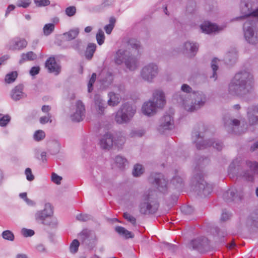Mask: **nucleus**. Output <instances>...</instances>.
I'll list each match as a JSON object with an SVG mask.
<instances>
[{"mask_svg": "<svg viewBox=\"0 0 258 258\" xmlns=\"http://www.w3.org/2000/svg\"><path fill=\"white\" fill-rule=\"evenodd\" d=\"M31 3V0H18L17 2V6L27 8Z\"/></svg>", "mask_w": 258, "mask_h": 258, "instance_id": "09e8293b", "label": "nucleus"}, {"mask_svg": "<svg viewBox=\"0 0 258 258\" xmlns=\"http://www.w3.org/2000/svg\"><path fill=\"white\" fill-rule=\"evenodd\" d=\"M237 59V54L236 51H232L226 54L224 60L229 64H232L236 61Z\"/></svg>", "mask_w": 258, "mask_h": 258, "instance_id": "2f4dec72", "label": "nucleus"}, {"mask_svg": "<svg viewBox=\"0 0 258 258\" xmlns=\"http://www.w3.org/2000/svg\"><path fill=\"white\" fill-rule=\"evenodd\" d=\"M128 44L134 50V54L132 51L127 49H119L115 53L114 60L118 65L124 63L126 67L131 71H134L138 66V59L135 54H138L141 49L140 42L136 39L128 40Z\"/></svg>", "mask_w": 258, "mask_h": 258, "instance_id": "f03ea898", "label": "nucleus"}, {"mask_svg": "<svg viewBox=\"0 0 258 258\" xmlns=\"http://www.w3.org/2000/svg\"><path fill=\"white\" fill-rule=\"evenodd\" d=\"M36 248V250H37V251L40 252H44L45 250V247L42 244H39V245H37Z\"/></svg>", "mask_w": 258, "mask_h": 258, "instance_id": "774afa93", "label": "nucleus"}, {"mask_svg": "<svg viewBox=\"0 0 258 258\" xmlns=\"http://www.w3.org/2000/svg\"><path fill=\"white\" fill-rule=\"evenodd\" d=\"M99 78L102 85L104 87H107L111 84L113 80V76L111 72L106 69L102 71L99 75Z\"/></svg>", "mask_w": 258, "mask_h": 258, "instance_id": "b1692460", "label": "nucleus"}, {"mask_svg": "<svg viewBox=\"0 0 258 258\" xmlns=\"http://www.w3.org/2000/svg\"><path fill=\"white\" fill-rule=\"evenodd\" d=\"M96 79V74L95 73H93L91 78L89 80L88 84V91L89 92H91L93 90V85Z\"/></svg>", "mask_w": 258, "mask_h": 258, "instance_id": "3c124183", "label": "nucleus"}, {"mask_svg": "<svg viewBox=\"0 0 258 258\" xmlns=\"http://www.w3.org/2000/svg\"><path fill=\"white\" fill-rule=\"evenodd\" d=\"M256 174H258V163L246 161L244 165L243 164V177L248 181H252Z\"/></svg>", "mask_w": 258, "mask_h": 258, "instance_id": "6e6552de", "label": "nucleus"}, {"mask_svg": "<svg viewBox=\"0 0 258 258\" xmlns=\"http://www.w3.org/2000/svg\"><path fill=\"white\" fill-rule=\"evenodd\" d=\"M151 182L155 184L158 190L162 192L167 190V182L161 174H152L150 177Z\"/></svg>", "mask_w": 258, "mask_h": 258, "instance_id": "2eb2a0df", "label": "nucleus"}, {"mask_svg": "<svg viewBox=\"0 0 258 258\" xmlns=\"http://www.w3.org/2000/svg\"><path fill=\"white\" fill-rule=\"evenodd\" d=\"M116 20L114 17H111L109 19V24L104 27V30L107 34H110L115 25Z\"/></svg>", "mask_w": 258, "mask_h": 258, "instance_id": "4c0bfd02", "label": "nucleus"}, {"mask_svg": "<svg viewBox=\"0 0 258 258\" xmlns=\"http://www.w3.org/2000/svg\"><path fill=\"white\" fill-rule=\"evenodd\" d=\"M203 32L206 34H211L219 31L221 29L216 25L209 22H205L201 25Z\"/></svg>", "mask_w": 258, "mask_h": 258, "instance_id": "393cba45", "label": "nucleus"}, {"mask_svg": "<svg viewBox=\"0 0 258 258\" xmlns=\"http://www.w3.org/2000/svg\"><path fill=\"white\" fill-rule=\"evenodd\" d=\"M125 139L124 137L122 136H119L115 141H114V145H116L118 147L121 146L125 142Z\"/></svg>", "mask_w": 258, "mask_h": 258, "instance_id": "864d4df0", "label": "nucleus"}, {"mask_svg": "<svg viewBox=\"0 0 258 258\" xmlns=\"http://www.w3.org/2000/svg\"><path fill=\"white\" fill-rule=\"evenodd\" d=\"M224 125L227 128L228 132H234L235 128L238 127L240 124V121L235 118H230L229 117H225Z\"/></svg>", "mask_w": 258, "mask_h": 258, "instance_id": "bb28decb", "label": "nucleus"}, {"mask_svg": "<svg viewBox=\"0 0 258 258\" xmlns=\"http://www.w3.org/2000/svg\"><path fill=\"white\" fill-rule=\"evenodd\" d=\"M25 175L26 178L28 181H32L34 179V176L32 173L31 169L30 168H27L25 170Z\"/></svg>", "mask_w": 258, "mask_h": 258, "instance_id": "052dcab7", "label": "nucleus"}, {"mask_svg": "<svg viewBox=\"0 0 258 258\" xmlns=\"http://www.w3.org/2000/svg\"><path fill=\"white\" fill-rule=\"evenodd\" d=\"M192 138L198 149H204L211 146L216 150L220 151L223 148V146L219 141H213V139L204 140L203 137L201 136L198 132L192 133Z\"/></svg>", "mask_w": 258, "mask_h": 258, "instance_id": "423d86ee", "label": "nucleus"}, {"mask_svg": "<svg viewBox=\"0 0 258 258\" xmlns=\"http://www.w3.org/2000/svg\"><path fill=\"white\" fill-rule=\"evenodd\" d=\"M2 236L5 239L10 241H13L15 237L13 232L10 230L4 231L2 233Z\"/></svg>", "mask_w": 258, "mask_h": 258, "instance_id": "de8ad7c7", "label": "nucleus"}, {"mask_svg": "<svg viewBox=\"0 0 258 258\" xmlns=\"http://www.w3.org/2000/svg\"><path fill=\"white\" fill-rule=\"evenodd\" d=\"M114 143L112 135L109 133L104 134L100 140V145L103 149H110Z\"/></svg>", "mask_w": 258, "mask_h": 258, "instance_id": "aec40b11", "label": "nucleus"}, {"mask_svg": "<svg viewBox=\"0 0 258 258\" xmlns=\"http://www.w3.org/2000/svg\"><path fill=\"white\" fill-rule=\"evenodd\" d=\"M123 217L133 225L136 224V220L135 218L132 216L130 214L128 213H124L123 214Z\"/></svg>", "mask_w": 258, "mask_h": 258, "instance_id": "bf43d9fd", "label": "nucleus"}, {"mask_svg": "<svg viewBox=\"0 0 258 258\" xmlns=\"http://www.w3.org/2000/svg\"><path fill=\"white\" fill-rule=\"evenodd\" d=\"M181 210L183 212H184L186 214H189L193 211V209L191 206H183L181 208Z\"/></svg>", "mask_w": 258, "mask_h": 258, "instance_id": "0e129e2a", "label": "nucleus"}, {"mask_svg": "<svg viewBox=\"0 0 258 258\" xmlns=\"http://www.w3.org/2000/svg\"><path fill=\"white\" fill-rule=\"evenodd\" d=\"M243 100L245 99L244 96L246 93L249 95L251 94L253 86V80L252 75L249 72H243Z\"/></svg>", "mask_w": 258, "mask_h": 258, "instance_id": "ddd939ff", "label": "nucleus"}, {"mask_svg": "<svg viewBox=\"0 0 258 258\" xmlns=\"http://www.w3.org/2000/svg\"><path fill=\"white\" fill-rule=\"evenodd\" d=\"M251 7V4L249 3H245L243 7V23L244 27L246 28L244 31L245 38L249 43L253 44L258 40L257 34L255 33V24L258 20V7L254 11Z\"/></svg>", "mask_w": 258, "mask_h": 258, "instance_id": "7ed1b4c3", "label": "nucleus"}, {"mask_svg": "<svg viewBox=\"0 0 258 258\" xmlns=\"http://www.w3.org/2000/svg\"><path fill=\"white\" fill-rule=\"evenodd\" d=\"M80 243L77 239H74L70 244V250L71 253H75L78 250Z\"/></svg>", "mask_w": 258, "mask_h": 258, "instance_id": "c03bdc74", "label": "nucleus"}, {"mask_svg": "<svg viewBox=\"0 0 258 258\" xmlns=\"http://www.w3.org/2000/svg\"><path fill=\"white\" fill-rule=\"evenodd\" d=\"M10 120L11 117L9 115L7 114L4 115L0 114V126H6L10 122Z\"/></svg>", "mask_w": 258, "mask_h": 258, "instance_id": "37998d69", "label": "nucleus"}, {"mask_svg": "<svg viewBox=\"0 0 258 258\" xmlns=\"http://www.w3.org/2000/svg\"><path fill=\"white\" fill-rule=\"evenodd\" d=\"M53 214V210L51 205L50 203H46L43 210L37 211L35 215V219L38 221H41L44 223L46 218L50 217Z\"/></svg>", "mask_w": 258, "mask_h": 258, "instance_id": "dca6fc26", "label": "nucleus"}, {"mask_svg": "<svg viewBox=\"0 0 258 258\" xmlns=\"http://www.w3.org/2000/svg\"><path fill=\"white\" fill-rule=\"evenodd\" d=\"M18 76L17 72L16 71L12 72L8 74L5 77V81L7 83H11L15 81Z\"/></svg>", "mask_w": 258, "mask_h": 258, "instance_id": "79ce46f5", "label": "nucleus"}, {"mask_svg": "<svg viewBox=\"0 0 258 258\" xmlns=\"http://www.w3.org/2000/svg\"><path fill=\"white\" fill-rule=\"evenodd\" d=\"M34 2L38 7L48 6L50 4L49 0H34Z\"/></svg>", "mask_w": 258, "mask_h": 258, "instance_id": "680f3d73", "label": "nucleus"}, {"mask_svg": "<svg viewBox=\"0 0 258 258\" xmlns=\"http://www.w3.org/2000/svg\"><path fill=\"white\" fill-rule=\"evenodd\" d=\"M144 169L142 165L137 164L134 166L133 174L134 176H139L143 173Z\"/></svg>", "mask_w": 258, "mask_h": 258, "instance_id": "a19ab883", "label": "nucleus"}, {"mask_svg": "<svg viewBox=\"0 0 258 258\" xmlns=\"http://www.w3.org/2000/svg\"><path fill=\"white\" fill-rule=\"evenodd\" d=\"M23 88L21 86H17L11 92V97L13 100H18L23 97Z\"/></svg>", "mask_w": 258, "mask_h": 258, "instance_id": "c756f323", "label": "nucleus"}, {"mask_svg": "<svg viewBox=\"0 0 258 258\" xmlns=\"http://www.w3.org/2000/svg\"><path fill=\"white\" fill-rule=\"evenodd\" d=\"M96 48V45L94 43H89L88 44L85 52V56L87 59H90L92 58L95 51Z\"/></svg>", "mask_w": 258, "mask_h": 258, "instance_id": "c9c22d12", "label": "nucleus"}, {"mask_svg": "<svg viewBox=\"0 0 258 258\" xmlns=\"http://www.w3.org/2000/svg\"><path fill=\"white\" fill-rule=\"evenodd\" d=\"M94 100L95 107L97 112L100 114H103L106 105L105 101L102 100L101 96L98 94L95 95Z\"/></svg>", "mask_w": 258, "mask_h": 258, "instance_id": "cd10ccee", "label": "nucleus"}, {"mask_svg": "<svg viewBox=\"0 0 258 258\" xmlns=\"http://www.w3.org/2000/svg\"><path fill=\"white\" fill-rule=\"evenodd\" d=\"M54 29V25L52 23L46 24L43 27V32L46 35L51 34Z\"/></svg>", "mask_w": 258, "mask_h": 258, "instance_id": "49530a36", "label": "nucleus"}, {"mask_svg": "<svg viewBox=\"0 0 258 258\" xmlns=\"http://www.w3.org/2000/svg\"><path fill=\"white\" fill-rule=\"evenodd\" d=\"M199 180L197 181L198 187L199 188V192L202 190L204 196H207L210 194L213 190V186L212 184L207 183L202 178L201 175L199 176Z\"/></svg>", "mask_w": 258, "mask_h": 258, "instance_id": "412c9836", "label": "nucleus"}, {"mask_svg": "<svg viewBox=\"0 0 258 258\" xmlns=\"http://www.w3.org/2000/svg\"><path fill=\"white\" fill-rule=\"evenodd\" d=\"M166 103L165 96L161 90H156L153 95L152 100L144 103L142 107V113L148 116L154 115L158 108H162Z\"/></svg>", "mask_w": 258, "mask_h": 258, "instance_id": "20e7f679", "label": "nucleus"}, {"mask_svg": "<svg viewBox=\"0 0 258 258\" xmlns=\"http://www.w3.org/2000/svg\"><path fill=\"white\" fill-rule=\"evenodd\" d=\"M242 158L240 155L234 158L229 167V174L233 177L234 174L238 173V171L241 168Z\"/></svg>", "mask_w": 258, "mask_h": 258, "instance_id": "a211bd4d", "label": "nucleus"}, {"mask_svg": "<svg viewBox=\"0 0 258 258\" xmlns=\"http://www.w3.org/2000/svg\"><path fill=\"white\" fill-rule=\"evenodd\" d=\"M79 33V29L78 28H75L64 33L63 35L66 37V40L70 41L75 39L78 35Z\"/></svg>", "mask_w": 258, "mask_h": 258, "instance_id": "f704fd0d", "label": "nucleus"}, {"mask_svg": "<svg viewBox=\"0 0 258 258\" xmlns=\"http://www.w3.org/2000/svg\"><path fill=\"white\" fill-rule=\"evenodd\" d=\"M85 114V107L82 101L78 100L76 103L72 114H71V119L73 121L80 122L82 121Z\"/></svg>", "mask_w": 258, "mask_h": 258, "instance_id": "f8f14e48", "label": "nucleus"}, {"mask_svg": "<svg viewBox=\"0 0 258 258\" xmlns=\"http://www.w3.org/2000/svg\"><path fill=\"white\" fill-rule=\"evenodd\" d=\"M242 90V73H236L229 86V92L233 95H237Z\"/></svg>", "mask_w": 258, "mask_h": 258, "instance_id": "9d476101", "label": "nucleus"}, {"mask_svg": "<svg viewBox=\"0 0 258 258\" xmlns=\"http://www.w3.org/2000/svg\"><path fill=\"white\" fill-rule=\"evenodd\" d=\"M218 61L219 60L217 58H214L211 62V68L213 70V75L210 77L211 78H213L214 80L215 81L217 78V76L216 74V71L218 69Z\"/></svg>", "mask_w": 258, "mask_h": 258, "instance_id": "58836bf2", "label": "nucleus"}, {"mask_svg": "<svg viewBox=\"0 0 258 258\" xmlns=\"http://www.w3.org/2000/svg\"><path fill=\"white\" fill-rule=\"evenodd\" d=\"M21 233L24 237H30L34 234V231L31 229L23 228L21 230Z\"/></svg>", "mask_w": 258, "mask_h": 258, "instance_id": "603ef678", "label": "nucleus"}, {"mask_svg": "<svg viewBox=\"0 0 258 258\" xmlns=\"http://www.w3.org/2000/svg\"><path fill=\"white\" fill-rule=\"evenodd\" d=\"M199 46L196 43L190 42H185L181 51L185 54L188 55L190 57L194 56L198 50Z\"/></svg>", "mask_w": 258, "mask_h": 258, "instance_id": "f3484780", "label": "nucleus"}, {"mask_svg": "<svg viewBox=\"0 0 258 258\" xmlns=\"http://www.w3.org/2000/svg\"><path fill=\"white\" fill-rule=\"evenodd\" d=\"M37 55L32 51H29L26 53H22L21 55V58L19 61L20 63H22L26 61H31L35 59Z\"/></svg>", "mask_w": 258, "mask_h": 258, "instance_id": "7c9ffc66", "label": "nucleus"}, {"mask_svg": "<svg viewBox=\"0 0 258 258\" xmlns=\"http://www.w3.org/2000/svg\"><path fill=\"white\" fill-rule=\"evenodd\" d=\"M62 180V177L60 176H58L55 173H52L51 174V180L53 182L59 184H60L61 181Z\"/></svg>", "mask_w": 258, "mask_h": 258, "instance_id": "4d7b16f0", "label": "nucleus"}, {"mask_svg": "<svg viewBox=\"0 0 258 258\" xmlns=\"http://www.w3.org/2000/svg\"><path fill=\"white\" fill-rule=\"evenodd\" d=\"M45 67L48 69L49 72L54 73L57 75L60 72V67L56 63L54 57H49L45 62Z\"/></svg>", "mask_w": 258, "mask_h": 258, "instance_id": "5701e85b", "label": "nucleus"}, {"mask_svg": "<svg viewBox=\"0 0 258 258\" xmlns=\"http://www.w3.org/2000/svg\"><path fill=\"white\" fill-rule=\"evenodd\" d=\"M230 217V214L228 212L223 211L221 215V220L222 221H225L229 219Z\"/></svg>", "mask_w": 258, "mask_h": 258, "instance_id": "69168bd1", "label": "nucleus"}, {"mask_svg": "<svg viewBox=\"0 0 258 258\" xmlns=\"http://www.w3.org/2000/svg\"><path fill=\"white\" fill-rule=\"evenodd\" d=\"M45 136V133L42 130L36 131L34 135L35 140L39 141L42 140Z\"/></svg>", "mask_w": 258, "mask_h": 258, "instance_id": "8fccbe9b", "label": "nucleus"}, {"mask_svg": "<svg viewBox=\"0 0 258 258\" xmlns=\"http://www.w3.org/2000/svg\"><path fill=\"white\" fill-rule=\"evenodd\" d=\"M205 240L204 238L202 240L201 238L196 239L190 242V245L192 246L193 249H199L204 245Z\"/></svg>", "mask_w": 258, "mask_h": 258, "instance_id": "e433bc0d", "label": "nucleus"}, {"mask_svg": "<svg viewBox=\"0 0 258 258\" xmlns=\"http://www.w3.org/2000/svg\"><path fill=\"white\" fill-rule=\"evenodd\" d=\"M136 112V108L135 106L125 103L117 111L115 120L119 124L127 123L132 119Z\"/></svg>", "mask_w": 258, "mask_h": 258, "instance_id": "39448f33", "label": "nucleus"}, {"mask_svg": "<svg viewBox=\"0 0 258 258\" xmlns=\"http://www.w3.org/2000/svg\"><path fill=\"white\" fill-rule=\"evenodd\" d=\"M27 42L25 39L20 38H15L9 43V48L12 50H20L26 47Z\"/></svg>", "mask_w": 258, "mask_h": 258, "instance_id": "4be33fe9", "label": "nucleus"}, {"mask_svg": "<svg viewBox=\"0 0 258 258\" xmlns=\"http://www.w3.org/2000/svg\"><path fill=\"white\" fill-rule=\"evenodd\" d=\"M115 231L120 235L125 237V238H132L133 234L132 232H130L121 226H117L115 227Z\"/></svg>", "mask_w": 258, "mask_h": 258, "instance_id": "72a5a7b5", "label": "nucleus"}, {"mask_svg": "<svg viewBox=\"0 0 258 258\" xmlns=\"http://www.w3.org/2000/svg\"><path fill=\"white\" fill-rule=\"evenodd\" d=\"M105 39V35L103 31L101 29H99L96 34V40L99 45H102Z\"/></svg>", "mask_w": 258, "mask_h": 258, "instance_id": "a18cd8bd", "label": "nucleus"}, {"mask_svg": "<svg viewBox=\"0 0 258 258\" xmlns=\"http://www.w3.org/2000/svg\"><path fill=\"white\" fill-rule=\"evenodd\" d=\"M183 92L174 96L175 99L187 111H194L203 106L206 101V95L202 92H193L191 87L183 84L181 87Z\"/></svg>", "mask_w": 258, "mask_h": 258, "instance_id": "f257e3e1", "label": "nucleus"}, {"mask_svg": "<svg viewBox=\"0 0 258 258\" xmlns=\"http://www.w3.org/2000/svg\"><path fill=\"white\" fill-rule=\"evenodd\" d=\"M51 115L48 113L46 116H42L40 118V122L41 124H45L47 123L48 122H51L52 120L51 119Z\"/></svg>", "mask_w": 258, "mask_h": 258, "instance_id": "13d9d810", "label": "nucleus"}, {"mask_svg": "<svg viewBox=\"0 0 258 258\" xmlns=\"http://www.w3.org/2000/svg\"><path fill=\"white\" fill-rule=\"evenodd\" d=\"M150 192L145 194L143 196V203H142L140 205V211L141 213L144 214H147L150 213H153L156 212L157 209V205L152 206L151 205L152 201L150 200Z\"/></svg>", "mask_w": 258, "mask_h": 258, "instance_id": "9b49d317", "label": "nucleus"}, {"mask_svg": "<svg viewBox=\"0 0 258 258\" xmlns=\"http://www.w3.org/2000/svg\"><path fill=\"white\" fill-rule=\"evenodd\" d=\"M247 116L251 124H253L258 122V105L248 108Z\"/></svg>", "mask_w": 258, "mask_h": 258, "instance_id": "a878e982", "label": "nucleus"}, {"mask_svg": "<svg viewBox=\"0 0 258 258\" xmlns=\"http://www.w3.org/2000/svg\"><path fill=\"white\" fill-rule=\"evenodd\" d=\"M77 220L82 221H87L90 219H91V217L90 215L86 214H80L77 216L76 217Z\"/></svg>", "mask_w": 258, "mask_h": 258, "instance_id": "5fc2aeb1", "label": "nucleus"}, {"mask_svg": "<svg viewBox=\"0 0 258 258\" xmlns=\"http://www.w3.org/2000/svg\"><path fill=\"white\" fill-rule=\"evenodd\" d=\"M175 174L168 186L169 187L172 186L175 188H179L182 186L183 179L181 176L178 175V172L177 170L175 171Z\"/></svg>", "mask_w": 258, "mask_h": 258, "instance_id": "c85d7f7f", "label": "nucleus"}, {"mask_svg": "<svg viewBox=\"0 0 258 258\" xmlns=\"http://www.w3.org/2000/svg\"><path fill=\"white\" fill-rule=\"evenodd\" d=\"M158 73V66L150 63L144 66L141 71V77L145 81L151 82Z\"/></svg>", "mask_w": 258, "mask_h": 258, "instance_id": "0eeeda50", "label": "nucleus"}, {"mask_svg": "<svg viewBox=\"0 0 258 258\" xmlns=\"http://www.w3.org/2000/svg\"><path fill=\"white\" fill-rule=\"evenodd\" d=\"M76 9L75 7L74 6L69 7L66 9V14L69 17H72L74 16L76 14Z\"/></svg>", "mask_w": 258, "mask_h": 258, "instance_id": "6e6d98bb", "label": "nucleus"}, {"mask_svg": "<svg viewBox=\"0 0 258 258\" xmlns=\"http://www.w3.org/2000/svg\"><path fill=\"white\" fill-rule=\"evenodd\" d=\"M40 71V68L39 67H33L30 71V74L31 76H35L39 73Z\"/></svg>", "mask_w": 258, "mask_h": 258, "instance_id": "338daca9", "label": "nucleus"}, {"mask_svg": "<svg viewBox=\"0 0 258 258\" xmlns=\"http://www.w3.org/2000/svg\"><path fill=\"white\" fill-rule=\"evenodd\" d=\"M174 127L173 118L171 115H164L159 121L158 130L161 133H163L166 130H170Z\"/></svg>", "mask_w": 258, "mask_h": 258, "instance_id": "4468645a", "label": "nucleus"}, {"mask_svg": "<svg viewBox=\"0 0 258 258\" xmlns=\"http://www.w3.org/2000/svg\"><path fill=\"white\" fill-rule=\"evenodd\" d=\"M109 99L108 100V104L109 106H116L120 102V98L118 95L114 93L110 92L108 94Z\"/></svg>", "mask_w": 258, "mask_h": 258, "instance_id": "473e14b6", "label": "nucleus"}, {"mask_svg": "<svg viewBox=\"0 0 258 258\" xmlns=\"http://www.w3.org/2000/svg\"><path fill=\"white\" fill-rule=\"evenodd\" d=\"M145 133L143 130H135L132 133V136L141 137L145 134Z\"/></svg>", "mask_w": 258, "mask_h": 258, "instance_id": "e2e57ef3", "label": "nucleus"}, {"mask_svg": "<svg viewBox=\"0 0 258 258\" xmlns=\"http://www.w3.org/2000/svg\"><path fill=\"white\" fill-rule=\"evenodd\" d=\"M80 239L83 243L93 247L97 241V237L94 231L88 229H84L79 235Z\"/></svg>", "mask_w": 258, "mask_h": 258, "instance_id": "1a4fd4ad", "label": "nucleus"}, {"mask_svg": "<svg viewBox=\"0 0 258 258\" xmlns=\"http://www.w3.org/2000/svg\"><path fill=\"white\" fill-rule=\"evenodd\" d=\"M223 198L226 202L241 201V197L238 195L237 190L235 188H231L224 192Z\"/></svg>", "mask_w": 258, "mask_h": 258, "instance_id": "6ab92c4d", "label": "nucleus"}, {"mask_svg": "<svg viewBox=\"0 0 258 258\" xmlns=\"http://www.w3.org/2000/svg\"><path fill=\"white\" fill-rule=\"evenodd\" d=\"M115 163L118 167L121 168L125 166L127 161L122 156H117L115 158Z\"/></svg>", "mask_w": 258, "mask_h": 258, "instance_id": "ea45409f", "label": "nucleus"}]
</instances>
